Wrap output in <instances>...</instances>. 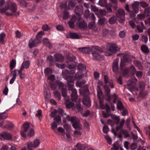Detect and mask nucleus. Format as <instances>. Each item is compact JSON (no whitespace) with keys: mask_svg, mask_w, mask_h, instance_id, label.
I'll use <instances>...</instances> for the list:
<instances>
[{"mask_svg":"<svg viewBox=\"0 0 150 150\" xmlns=\"http://www.w3.org/2000/svg\"><path fill=\"white\" fill-rule=\"evenodd\" d=\"M40 143V140L38 139H35L33 141V144L31 142H29L27 143V149H32L31 148H36L38 147Z\"/></svg>","mask_w":150,"mask_h":150,"instance_id":"7","label":"nucleus"},{"mask_svg":"<svg viewBox=\"0 0 150 150\" xmlns=\"http://www.w3.org/2000/svg\"><path fill=\"white\" fill-rule=\"evenodd\" d=\"M10 4L9 2H7L6 4L5 5V7L0 8V13L1 14H3L4 13H6V11L8 10L9 9L13 13H15L16 12L17 9V5L15 3H13L11 4L10 7Z\"/></svg>","mask_w":150,"mask_h":150,"instance_id":"2","label":"nucleus"},{"mask_svg":"<svg viewBox=\"0 0 150 150\" xmlns=\"http://www.w3.org/2000/svg\"><path fill=\"white\" fill-rule=\"evenodd\" d=\"M145 83L143 81L140 82L139 83L138 88H137V91L140 90V91H143L145 89Z\"/></svg>","mask_w":150,"mask_h":150,"instance_id":"20","label":"nucleus"},{"mask_svg":"<svg viewBox=\"0 0 150 150\" xmlns=\"http://www.w3.org/2000/svg\"><path fill=\"white\" fill-rule=\"evenodd\" d=\"M78 50L80 52L83 53L88 54L91 51V49L89 47L79 48Z\"/></svg>","mask_w":150,"mask_h":150,"instance_id":"13","label":"nucleus"},{"mask_svg":"<svg viewBox=\"0 0 150 150\" xmlns=\"http://www.w3.org/2000/svg\"><path fill=\"white\" fill-rule=\"evenodd\" d=\"M67 81L68 83H72L74 81V77L72 76H69L65 79Z\"/></svg>","mask_w":150,"mask_h":150,"instance_id":"44","label":"nucleus"},{"mask_svg":"<svg viewBox=\"0 0 150 150\" xmlns=\"http://www.w3.org/2000/svg\"><path fill=\"white\" fill-rule=\"evenodd\" d=\"M107 22V19L104 17H102L99 19L98 24L99 25H102L106 24Z\"/></svg>","mask_w":150,"mask_h":150,"instance_id":"24","label":"nucleus"},{"mask_svg":"<svg viewBox=\"0 0 150 150\" xmlns=\"http://www.w3.org/2000/svg\"><path fill=\"white\" fill-rule=\"evenodd\" d=\"M104 87L105 91V96L108 98L106 100L109 101L111 102L112 96L110 94V89L109 86L107 85H104Z\"/></svg>","mask_w":150,"mask_h":150,"instance_id":"8","label":"nucleus"},{"mask_svg":"<svg viewBox=\"0 0 150 150\" xmlns=\"http://www.w3.org/2000/svg\"><path fill=\"white\" fill-rule=\"evenodd\" d=\"M16 61L14 59H12L10 62V67L11 70H12L15 67L16 65Z\"/></svg>","mask_w":150,"mask_h":150,"instance_id":"38","label":"nucleus"},{"mask_svg":"<svg viewBox=\"0 0 150 150\" xmlns=\"http://www.w3.org/2000/svg\"><path fill=\"white\" fill-rule=\"evenodd\" d=\"M16 70H15L14 71H12L10 74V75H11L12 74H13L12 78L10 81V84L13 83L16 78V77L17 76V74L16 72Z\"/></svg>","mask_w":150,"mask_h":150,"instance_id":"22","label":"nucleus"},{"mask_svg":"<svg viewBox=\"0 0 150 150\" xmlns=\"http://www.w3.org/2000/svg\"><path fill=\"white\" fill-rule=\"evenodd\" d=\"M117 18L115 16H113L111 17L109 20V23L111 24L115 23L117 20Z\"/></svg>","mask_w":150,"mask_h":150,"instance_id":"35","label":"nucleus"},{"mask_svg":"<svg viewBox=\"0 0 150 150\" xmlns=\"http://www.w3.org/2000/svg\"><path fill=\"white\" fill-rule=\"evenodd\" d=\"M78 70L79 71H84L86 70V67L84 65L81 64H79L77 66Z\"/></svg>","mask_w":150,"mask_h":150,"instance_id":"40","label":"nucleus"},{"mask_svg":"<svg viewBox=\"0 0 150 150\" xmlns=\"http://www.w3.org/2000/svg\"><path fill=\"white\" fill-rule=\"evenodd\" d=\"M130 134L132 137L133 139V142H135L136 141L137 142V139H138V136L137 135H135L132 132L130 133Z\"/></svg>","mask_w":150,"mask_h":150,"instance_id":"54","label":"nucleus"},{"mask_svg":"<svg viewBox=\"0 0 150 150\" xmlns=\"http://www.w3.org/2000/svg\"><path fill=\"white\" fill-rule=\"evenodd\" d=\"M6 36L5 34L4 33H2L0 35V41L3 42L4 43V38Z\"/></svg>","mask_w":150,"mask_h":150,"instance_id":"63","label":"nucleus"},{"mask_svg":"<svg viewBox=\"0 0 150 150\" xmlns=\"http://www.w3.org/2000/svg\"><path fill=\"white\" fill-rule=\"evenodd\" d=\"M28 46L31 49L34 47L37 46L34 40L32 39H30L29 41Z\"/></svg>","mask_w":150,"mask_h":150,"instance_id":"36","label":"nucleus"},{"mask_svg":"<svg viewBox=\"0 0 150 150\" xmlns=\"http://www.w3.org/2000/svg\"><path fill=\"white\" fill-rule=\"evenodd\" d=\"M82 8V6L78 5L74 9L75 14L73 16H75L77 18V20L78 21L81 19V16L83 14Z\"/></svg>","mask_w":150,"mask_h":150,"instance_id":"6","label":"nucleus"},{"mask_svg":"<svg viewBox=\"0 0 150 150\" xmlns=\"http://www.w3.org/2000/svg\"><path fill=\"white\" fill-rule=\"evenodd\" d=\"M34 132L33 129H31L28 133V135L29 137H32L34 135Z\"/></svg>","mask_w":150,"mask_h":150,"instance_id":"59","label":"nucleus"},{"mask_svg":"<svg viewBox=\"0 0 150 150\" xmlns=\"http://www.w3.org/2000/svg\"><path fill=\"white\" fill-rule=\"evenodd\" d=\"M137 81V79L136 78H133L129 80L127 82V85L128 86H131L133 84L136 83Z\"/></svg>","mask_w":150,"mask_h":150,"instance_id":"29","label":"nucleus"},{"mask_svg":"<svg viewBox=\"0 0 150 150\" xmlns=\"http://www.w3.org/2000/svg\"><path fill=\"white\" fill-rule=\"evenodd\" d=\"M47 61L49 62V63L51 65H53L55 62L53 57L51 55L47 56Z\"/></svg>","mask_w":150,"mask_h":150,"instance_id":"23","label":"nucleus"},{"mask_svg":"<svg viewBox=\"0 0 150 150\" xmlns=\"http://www.w3.org/2000/svg\"><path fill=\"white\" fill-rule=\"evenodd\" d=\"M139 4L140 2L135 1L131 4L132 10L136 13H138L139 11Z\"/></svg>","mask_w":150,"mask_h":150,"instance_id":"9","label":"nucleus"},{"mask_svg":"<svg viewBox=\"0 0 150 150\" xmlns=\"http://www.w3.org/2000/svg\"><path fill=\"white\" fill-rule=\"evenodd\" d=\"M13 125L12 124H7L3 127L4 128H6L8 129L12 128L13 127Z\"/></svg>","mask_w":150,"mask_h":150,"instance_id":"58","label":"nucleus"},{"mask_svg":"<svg viewBox=\"0 0 150 150\" xmlns=\"http://www.w3.org/2000/svg\"><path fill=\"white\" fill-rule=\"evenodd\" d=\"M147 94V93L146 91H140L139 96L142 98H144Z\"/></svg>","mask_w":150,"mask_h":150,"instance_id":"52","label":"nucleus"},{"mask_svg":"<svg viewBox=\"0 0 150 150\" xmlns=\"http://www.w3.org/2000/svg\"><path fill=\"white\" fill-rule=\"evenodd\" d=\"M129 72L131 75H134L136 72L137 70L134 66L133 65L130 66L129 68Z\"/></svg>","mask_w":150,"mask_h":150,"instance_id":"32","label":"nucleus"},{"mask_svg":"<svg viewBox=\"0 0 150 150\" xmlns=\"http://www.w3.org/2000/svg\"><path fill=\"white\" fill-rule=\"evenodd\" d=\"M75 6V4L72 1H69L68 3V8L69 9L70 7L73 8Z\"/></svg>","mask_w":150,"mask_h":150,"instance_id":"56","label":"nucleus"},{"mask_svg":"<svg viewBox=\"0 0 150 150\" xmlns=\"http://www.w3.org/2000/svg\"><path fill=\"white\" fill-rule=\"evenodd\" d=\"M44 34V32L43 31H40L38 32L36 36V38L41 39V38Z\"/></svg>","mask_w":150,"mask_h":150,"instance_id":"53","label":"nucleus"},{"mask_svg":"<svg viewBox=\"0 0 150 150\" xmlns=\"http://www.w3.org/2000/svg\"><path fill=\"white\" fill-rule=\"evenodd\" d=\"M141 50L143 52L146 53H147L149 52L148 47L145 45H142L141 47Z\"/></svg>","mask_w":150,"mask_h":150,"instance_id":"41","label":"nucleus"},{"mask_svg":"<svg viewBox=\"0 0 150 150\" xmlns=\"http://www.w3.org/2000/svg\"><path fill=\"white\" fill-rule=\"evenodd\" d=\"M118 59H115L113 62L112 65V68L113 71L114 72H116L118 70Z\"/></svg>","mask_w":150,"mask_h":150,"instance_id":"15","label":"nucleus"},{"mask_svg":"<svg viewBox=\"0 0 150 150\" xmlns=\"http://www.w3.org/2000/svg\"><path fill=\"white\" fill-rule=\"evenodd\" d=\"M148 40V38L147 36L143 35L142 37V40L143 42L146 43Z\"/></svg>","mask_w":150,"mask_h":150,"instance_id":"64","label":"nucleus"},{"mask_svg":"<svg viewBox=\"0 0 150 150\" xmlns=\"http://www.w3.org/2000/svg\"><path fill=\"white\" fill-rule=\"evenodd\" d=\"M67 86L69 90H71L72 91L76 90L74 88V86L73 83H67Z\"/></svg>","mask_w":150,"mask_h":150,"instance_id":"49","label":"nucleus"},{"mask_svg":"<svg viewBox=\"0 0 150 150\" xmlns=\"http://www.w3.org/2000/svg\"><path fill=\"white\" fill-rule=\"evenodd\" d=\"M126 62H124L122 59L121 60L120 64V69L121 70H122L124 67L126 66Z\"/></svg>","mask_w":150,"mask_h":150,"instance_id":"51","label":"nucleus"},{"mask_svg":"<svg viewBox=\"0 0 150 150\" xmlns=\"http://www.w3.org/2000/svg\"><path fill=\"white\" fill-rule=\"evenodd\" d=\"M129 70L128 68H125L122 72V76L126 78H127L129 76Z\"/></svg>","mask_w":150,"mask_h":150,"instance_id":"25","label":"nucleus"},{"mask_svg":"<svg viewBox=\"0 0 150 150\" xmlns=\"http://www.w3.org/2000/svg\"><path fill=\"white\" fill-rule=\"evenodd\" d=\"M18 99H17L16 100H15L14 98H13L11 99L9 101V105H11V107H12L13 105H15L18 101Z\"/></svg>","mask_w":150,"mask_h":150,"instance_id":"43","label":"nucleus"},{"mask_svg":"<svg viewBox=\"0 0 150 150\" xmlns=\"http://www.w3.org/2000/svg\"><path fill=\"white\" fill-rule=\"evenodd\" d=\"M8 115L6 112L1 113L0 114V119H4L7 117Z\"/></svg>","mask_w":150,"mask_h":150,"instance_id":"50","label":"nucleus"},{"mask_svg":"<svg viewBox=\"0 0 150 150\" xmlns=\"http://www.w3.org/2000/svg\"><path fill=\"white\" fill-rule=\"evenodd\" d=\"M69 17V13L67 11L65 10L64 11L63 19L64 20H66Z\"/></svg>","mask_w":150,"mask_h":150,"instance_id":"45","label":"nucleus"},{"mask_svg":"<svg viewBox=\"0 0 150 150\" xmlns=\"http://www.w3.org/2000/svg\"><path fill=\"white\" fill-rule=\"evenodd\" d=\"M133 63L134 65L139 67L140 70H142L143 69V66L140 62L138 60H135L134 61Z\"/></svg>","mask_w":150,"mask_h":150,"instance_id":"27","label":"nucleus"},{"mask_svg":"<svg viewBox=\"0 0 150 150\" xmlns=\"http://www.w3.org/2000/svg\"><path fill=\"white\" fill-rule=\"evenodd\" d=\"M122 60L127 63L131 62L132 60L131 57L128 54H124L122 57Z\"/></svg>","mask_w":150,"mask_h":150,"instance_id":"17","label":"nucleus"},{"mask_svg":"<svg viewBox=\"0 0 150 150\" xmlns=\"http://www.w3.org/2000/svg\"><path fill=\"white\" fill-rule=\"evenodd\" d=\"M117 47L115 44L112 43L110 46L107 48V49L108 51L113 53H115L119 51L120 50V48L118 49H117Z\"/></svg>","mask_w":150,"mask_h":150,"instance_id":"12","label":"nucleus"},{"mask_svg":"<svg viewBox=\"0 0 150 150\" xmlns=\"http://www.w3.org/2000/svg\"><path fill=\"white\" fill-rule=\"evenodd\" d=\"M137 148V142L132 143L130 146V149L131 150H134Z\"/></svg>","mask_w":150,"mask_h":150,"instance_id":"42","label":"nucleus"},{"mask_svg":"<svg viewBox=\"0 0 150 150\" xmlns=\"http://www.w3.org/2000/svg\"><path fill=\"white\" fill-rule=\"evenodd\" d=\"M67 60L66 63V66L69 69L75 67L76 66L74 61L76 57L73 55H69L67 56Z\"/></svg>","mask_w":150,"mask_h":150,"instance_id":"3","label":"nucleus"},{"mask_svg":"<svg viewBox=\"0 0 150 150\" xmlns=\"http://www.w3.org/2000/svg\"><path fill=\"white\" fill-rule=\"evenodd\" d=\"M53 93L54 96L58 99L59 100L61 99V94L60 93L57 91L55 90L53 92Z\"/></svg>","mask_w":150,"mask_h":150,"instance_id":"47","label":"nucleus"},{"mask_svg":"<svg viewBox=\"0 0 150 150\" xmlns=\"http://www.w3.org/2000/svg\"><path fill=\"white\" fill-rule=\"evenodd\" d=\"M75 107L76 109L78 110V112H80L81 113V112L83 110V107L79 102L76 103Z\"/></svg>","mask_w":150,"mask_h":150,"instance_id":"37","label":"nucleus"},{"mask_svg":"<svg viewBox=\"0 0 150 150\" xmlns=\"http://www.w3.org/2000/svg\"><path fill=\"white\" fill-rule=\"evenodd\" d=\"M56 83L59 89L61 90L62 96L63 97H65L67 95V90L66 86L64 85L63 83L59 81H57Z\"/></svg>","mask_w":150,"mask_h":150,"instance_id":"5","label":"nucleus"},{"mask_svg":"<svg viewBox=\"0 0 150 150\" xmlns=\"http://www.w3.org/2000/svg\"><path fill=\"white\" fill-rule=\"evenodd\" d=\"M129 14V16L131 18L134 17L136 16V14L137 13H136L134 11L132 10V11H129L128 12Z\"/></svg>","mask_w":150,"mask_h":150,"instance_id":"60","label":"nucleus"},{"mask_svg":"<svg viewBox=\"0 0 150 150\" xmlns=\"http://www.w3.org/2000/svg\"><path fill=\"white\" fill-rule=\"evenodd\" d=\"M71 99L72 101L76 102V100L77 98L78 95L76 90H74L72 91L71 94Z\"/></svg>","mask_w":150,"mask_h":150,"instance_id":"19","label":"nucleus"},{"mask_svg":"<svg viewBox=\"0 0 150 150\" xmlns=\"http://www.w3.org/2000/svg\"><path fill=\"white\" fill-rule=\"evenodd\" d=\"M29 124L30 123L28 122H25L23 124L22 126L23 128V130L25 132H27L28 129H30V126Z\"/></svg>","mask_w":150,"mask_h":150,"instance_id":"30","label":"nucleus"},{"mask_svg":"<svg viewBox=\"0 0 150 150\" xmlns=\"http://www.w3.org/2000/svg\"><path fill=\"white\" fill-rule=\"evenodd\" d=\"M70 37L72 39H78L80 38V36L76 33H70Z\"/></svg>","mask_w":150,"mask_h":150,"instance_id":"34","label":"nucleus"},{"mask_svg":"<svg viewBox=\"0 0 150 150\" xmlns=\"http://www.w3.org/2000/svg\"><path fill=\"white\" fill-rule=\"evenodd\" d=\"M92 54L94 59L98 60H102L104 59L103 56L100 54V53L92 52Z\"/></svg>","mask_w":150,"mask_h":150,"instance_id":"16","label":"nucleus"},{"mask_svg":"<svg viewBox=\"0 0 150 150\" xmlns=\"http://www.w3.org/2000/svg\"><path fill=\"white\" fill-rule=\"evenodd\" d=\"M91 10L93 12H94L95 14H96V12H97V11H98V8L96 6L92 5H91Z\"/></svg>","mask_w":150,"mask_h":150,"instance_id":"55","label":"nucleus"},{"mask_svg":"<svg viewBox=\"0 0 150 150\" xmlns=\"http://www.w3.org/2000/svg\"><path fill=\"white\" fill-rule=\"evenodd\" d=\"M106 11L102 9H98L96 13V14L97 16H103L105 15L106 14Z\"/></svg>","mask_w":150,"mask_h":150,"instance_id":"33","label":"nucleus"},{"mask_svg":"<svg viewBox=\"0 0 150 150\" xmlns=\"http://www.w3.org/2000/svg\"><path fill=\"white\" fill-rule=\"evenodd\" d=\"M78 26L80 29H84L87 26V24L84 21L79 22L78 23Z\"/></svg>","mask_w":150,"mask_h":150,"instance_id":"21","label":"nucleus"},{"mask_svg":"<svg viewBox=\"0 0 150 150\" xmlns=\"http://www.w3.org/2000/svg\"><path fill=\"white\" fill-rule=\"evenodd\" d=\"M65 104L66 105V107L68 108H70L74 105V103L72 102H70Z\"/></svg>","mask_w":150,"mask_h":150,"instance_id":"57","label":"nucleus"},{"mask_svg":"<svg viewBox=\"0 0 150 150\" xmlns=\"http://www.w3.org/2000/svg\"><path fill=\"white\" fill-rule=\"evenodd\" d=\"M52 72V69L51 68H47L45 69V73L46 76L48 75L49 74H51Z\"/></svg>","mask_w":150,"mask_h":150,"instance_id":"46","label":"nucleus"},{"mask_svg":"<svg viewBox=\"0 0 150 150\" xmlns=\"http://www.w3.org/2000/svg\"><path fill=\"white\" fill-rule=\"evenodd\" d=\"M89 93V90L88 88L84 89L82 92V94L84 96H87Z\"/></svg>","mask_w":150,"mask_h":150,"instance_id":"62","label":"nucleus"},{"mask_svg":"<svg viewBox=\"0 0 150 150\" xmlns=\"http://www.w3.org/2000/svg\"><path fill=\"white\" fill-rule=\"evenodd\" d=\"M54 57L57 62H62L64 60V58L61 54H57L54 55Z\"/></svg>","mask_w":150,"mask_h":150,"instance_id":"18","label":"nucleus"},{"mask_svg":"<svg viewBox=\"0 0 150 150\" xmlns=\"http://www.w3.org/2000/svg\"><path fill=\"white\" fill-rule=\"evenodd\" d=\"M1 138L4 139L11 140L12 138L11 135L7 132H3L2 133H0V139Z\"/></svg>","mask_w":150,"mask_h":150,"instance_id":"11","label":"nucleus"},{"mask_svg":"<svg viewBox=\"0 0 150 150\" xmlns=\"http://www.w3.org/2000/svg\"><path fill=\"white\" fill-rule=\"evenodd\" d=\"M29 62L28 61H26L22 64L21 65L22 67L23 68H27L29 67Z\"/></svg>","mask_w":150,"mask_h":150,"instance_id":"48","label":"nucleus"},{"mask_svg":"<svg viewBox=\"0 0 150 150\" xmlns=\"http://www.w3.org/2000/svg\"><path fill=\"white\" fill-rule=\"evenodd\" d=\"M72 126L75 129H77L80 130L81 129L82 126L78 121L73 123Z\"/></svg>","mask_w":150,"mask_h":150,"instance_id":"28","label":"nucleus"},{"mask_svg":"<svg viewBox=\"0 0 150 150\" xmlns=\"http://www.w3.org/2000/svg\"><path fill=\"white\" fill-rule=\"evenodd\" d=\"M97 87L98 88L97 96L99 100L100 108L102 109H106V111H110V108L108 104L106 103L105 105L103 104L104 97L101 88L99 85L97 86Z\"/></svg>","mask_w":150,"mask_h":150,"instance_id":"1","label":"nucleus"},{"mask_svg":"<svg viewBox=\"0 0 150 150\" xmlns=\"http://www.w3.org/2000/svg\"><path fill=\"white\" fill-rule=\"evenodd\" d=\"M116 17L118 21L121 23H123L125 20V14L123 9L119 8L115 13Z\"/></svg>","mask_w":150,"mask_h":150,"instance_id":"4","label":"nucleus"},{"mask_svg":"<svg viewBox=\"0 0 150 150\" xmlns=\"http://www.w3.org/2000/svg\"><path fill=\"white\" fill-rule=\"evenodd\" d=\"M62 74L63 77L66 79L70 76L69 71L67 69H64L62 71Z\"/></svg>","mask_w":150,"mask_h":150,"instance_id":"26","label":"nucleus"},{"mask_svg":"<svg viewBox=\"0 0 150 150\" xmlns=\"http://www.w3.org/2000/svg\"><path fill=\"white\" fill-rule=\"evenodd\" d=\"M110 111H106V112H105L104 111H103V116L105 118H107L110 115Z\"/></svg>","mask_w":150,"mask_h":150,"instance_id":"61","label":"nucleus"},{"mask_svg":"<svg viewBox=\"0 0 150 150\" xmlns=\"http://www.w3.org/2000/svg\"><path fill=\"white\" fill-rule=\"evenodd\" d=\"M43 42L44 45L46 46L47 47L49 48L52 47V45L51 44L49 41L48 39L47 38H45L43 40Z\"/></svg>","mask_w":150,"mask_h":150,"instance_id":"31","label":"nucleus"},{"mask_svg":"<svg viewBox=\"0 0 150 150\" xmlns=\"http://www.w3.org/2000/svg\"><path fill=\"white\" fill-rule=\"evenodd\" d=\"M117 108L120 110L123 109L124 108V106L122 102L120 100L118 101L117 103Z\"/></svg>","mask_w":150,"mask_h":150,"instance_id":"39","label":"nucleus"},{"mask_svg":"<svg viewBox=\"0 0 150 150\" xmlns=\"http://www.w3.org/2000/svg\"><path fill=\"white\" fill-rule=\"evenodd\" d=\"M77 20V18L75 16H73L70 21L68 22V24L71 28H74L75 27L74 23Z\"/></svg>","mask_w":150,"mask_h":150,"instance_id":"14","label":"nucleus"},{"mask_svg":"<svg viewBox=\"0 0 150 150\" xmlns=\"http://www.w3.org/2000/svg\"><path fill=\"white\" fill-rule=\"evenodd\" d=\"M82 102L83 104L88 107L91 106V102L88 96H84L82 99Z\"/></svg>","mask_w":150,"mask_h":150,"instance_id":"10","label":"nucleus"}]
</instances>
